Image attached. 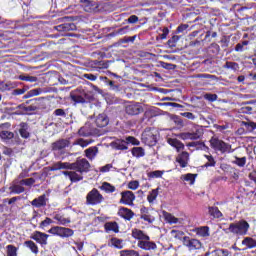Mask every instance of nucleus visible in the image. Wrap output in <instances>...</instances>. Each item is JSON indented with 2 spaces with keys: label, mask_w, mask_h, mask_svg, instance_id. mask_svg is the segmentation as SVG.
<instances>
[{
  "label": "nucleus",
  "mask_w": 256,
  "mask_h": 256,
  "mask_svg": "<svg viewBox=\"0 0 256 256\" xmlns=\"http://www.w3.org/2000/svg\"><path fill=\"white\" fill-rule=\"evenodd\" d=\"M91 164L85 158L79 159L74 163L56 162L50 167V171H61V169H70L71 171H78L80 173H89Z\"/></svg>",
  "instance_id": "1"
},
{
  "label": "nucleus",
  "mask_w": 256,
  "mask_h": 256,
  "mask_svg": "<svg viewBox=\"0 0 256 256\" xmlns=\"http://www.w3.org/2000/svg\"><path fill=\"white\" fill-rule=\"evenodd\" d=\"M251 225L247 220H240L229 224V227L226 229V233H231L237 237H243L249 233Z\"/></svg>",
  "instance_id": "2"
},
{
  "label": "nucleus",
  "mask_w": 256,
  "mask_h": 256,
  "mask_svg": "<svg viewBox=\"0 0 256 256\" xmlns=\"http://www.w3.org/2000/svg\"><path fill=\"white\" fill-rule=\"evenodd\" d=\"M210 147H212L214 151H220V153H233V151H231V144L225 143L217 137L210 139Z\"/></svg>",
  "instance_id": "3"
},
{
  "label": "nucleus",
  "mask_w": 256,
  "mask_h": 256,
  "mask_svg": "<svg viewBox=\"0 0 256 256\" xmlns=\"http://www.w3.org/2000/svg\"><path fill=\"white\" fill-rule=\"evenodd\" d=\"M50 235H54L56 237H61L62 239H67L69 237H73L75 235V231L71 228H65L61 226H53L48 230Z\"/></svg>",
  "instance_id": "4"
},
{
  "label": "nucleus",
  "mask_w": 256,
  "mask_h": 256,
  "mask_svg": "<svg viewBox=\"0 0 256 256\" xmlns=\"http://www.w3.org/2000/svg\"><path fill=\"white\" fill-rule=\"evenodd\" d=\"M142 141L149 147L157 145V131H155V129L146 128L142 133Z\"/></svg>",
  "instance_id": "5"
},
{
  "label": "nucleus",
  "mask_w": 256,
  "mask_h": 256,
  "mask_svg": "<svg viewBox=\"0 0 256 256\" xmlns=\"http://www.w3.org/2000/svg\"><path fill=\"white\" fill-rule=\"evenodd\" d=\"M182 243L189 251H197L203 247L201 241L195 238H190L189 236L183 237Z\"/></svg>",
  "instance_id": "6"
},
{
  "label": "nucleus",
  "mask_w": 256,
  "mask_h": 256,
  "mask_svg": "<svg viewBox=\"0 0 256 256\" xmlns=\"http://www.w3.org/2000/svg\"><path fill=\"white\" fill-rule=\"evenodd\" d=\"M129 143H131L132 145H139V140H137L133 136H129L128 138H126V141L117 140L114 143V147H115V149H118L119 151H125L128 149L127 145H129Z\"/></svg>",
  "instance_id": "7"
},
{
  "label": "nucleus",
  "mask_w": 256,
  "mask_h": 256,
  "mask_svg": "<svg viewBox=\"0 0 256 256\" xmlns=\"http://www.w3.org/2000/svg\"><path fill=\"white\" fill-rule=\"evenodd\" d=\"M86 199L89 205H99V203L103 202V195L99 193V190L94 188L87 194Z\"/></svg>",
  "instance_id": "8"
},
{
  "label": "nucleus",
  "mask_w": 256,
  "mask_h": 256,
  "mask_svg": "<svg viewBox=\"0 0 256 256\" xmlns=\"http://www.w3.org/2000/svg\"><path fill=\"white\" fill-rule=\"evenodd\" d=\"M133 201H135V194L132 191L121 192L120 203H123V205L133 206Z\"/></svg>",
  "instance_id": "9"
},
{
  "label": "nucleus",
  "mask_w": 256,
  "mask_h": 256,
  "mask_svg": "<svg viewBox=\"0 0 256 256\" xmlns=\"http://www.w3.org/2000/svg\"><path fill=\"white\" fill-rule=\"evenodd\" d=\"M137 246L140 249H143L144 251H155V249H157V244H155V242L151 241V238L145 239L142 241H138Z\"/></svg>",
  "instance_id": "10"
},
{
  "label": "nucleus",
  "mask_w": 256,
  "mask_h": 256,
  "mask_svg": "<svg viewBox=\"0 0 256 256\" xmlns=\"http://www.w3.org/2000/svg\"><path fill=\"white\" fill-rule=\"evenodd\" d=\"M31 239L36 241V243H39L40 245L44 246L47 245V239H49V234H45L43 232L35 231Z\"/></svg>",
  "instance_id": "11"
},
{
  "label": "nucleus",
  "mask_w": 256,
  "mask_h": 256,
  "mask_svg": "<svg viewBox=\"0 0 256 256\" xmlns=\"http://www.w3.org/2000/svg\"><path fill=\"white\" fill-rule=\"evenodd\" d=\"M66 177H69L72 183H77L83 181V174L79 171H63L62 172Z\"/></svg>",
  "instance_id": "12"
},
{
  "label": "nucleus",
  "mask_w": 256,
  "mask_h": 256,
  "mask_svg": "<svg viewBox=\"0 0 256 256\" xmlns=\"http://www.w3.org/2000/svg\"><path fill=\"white\" fill-rule=\"evenodd\" d=\"M81 3L86 13H94V11H97L98 5L95 1L81 0Z\"/></svg>",
  "instance_id": "13"
},
{
  "label": "nucleus",
  "mask_w": 256,
  "mask_h": 256,
  "mask_svg": "<svg viewBox=\"0 0 256 256\" xmlns=\"http://www.w3.org/2000/svg\"><path fill=\"white\" fill-rule=\"evenodd\" d=\"M78 135L80 137H91V135H93V126L91 125V123L88 122L84 126H82L78 130Z\"/></svg>",
  "instance_id": "14"
},
{
  "label": "nucleus",
  "mask_w": 256,
  "mask_h": 256,
  "mask_svg": "<svg viewBox=\"0 0 256 256\" xmlns=\"http://www.w3.org/2000/svg\"><path fill=\"white\" fill-rule=\"evenodd\" d=\"M118 215L122 217V219H126V221H131L135 216V213L129 208L122 207L118 211Z\"/></svg>",
  "instance_id": "15"
},
{
  "label": "nucleus",
  "mask_w": 256,
  "mask_h": 256,
  "mask_svg": "<svg viewBox=\"0 0 256 256\" xmlns=\"http://www.w3.org/2000/svg\"><path fill=\"white\" fill-rule=\"evenodd\" d=\"M69 140L61 139L52 144L53 151H63V149L69 147Z\"/></svg>",
  "instance_id": "16"
},
{
  "label": "nucleus",
  "mask_w": 256,
  "mask_h": 256,
  "mask_svg": "<svg viewBox=\"0 0 256 256\" xmlns=\"http://www.w3.org/2000/svg\"><path fill=\"white\" fill-rule=\"evenodd\" d=\"M47 205V196L45 194L39 196L38 198H35L31 202L32 207H36L37 209L41 207H45Z\"/></svg>",
  "instance_id": "17"
},
{
  "label": "nucleus",
  "mask_w": 256,
  "mask_h": 256,
  "mask_svg": "<svg viewBox=\"0 0 256 256\" xmlns=\"http://www.w3.org/2000/svg\"><path fill=\"white\" fill-rule=\"evenodd\" d=\"M141 111H143V108L141 107V104H139V103L128 105L126 107V113L128 115H139V113H141Z\"/></svg>",
  "instance_id": "18"
},
{
  "label": "nucleus",
  "mask_w": 256,
  "mask_h": 256,
  "mask_svg": "<svg viewBox=\"0 0 256 256\" xmlns=\"http://www.w3.org/2000/svg\"><path fill=\"white\" fill-rule=\"evenodd\" d=\"M177 163H179L180 167L185 168L189 163V152H182L176 158Z\"/></svg>",
  "instance_id": "19"
},
{
  "label": "nucleus",
  "mask_w": 256,
  "mask_h": 256,
  "mask_svg": "<svg viewBox=\"0 0 256 256\" xmlns=\"http://www.w3.org/2000/svg\"><path fill=\"white\" fill-rule=\"evenodd\" d=\"M167 141L171 145V147H174V149H176L178 153L179 151H183L185 149V145L177 138H168Z\"/></svg>",
  "instance_id": "20"
},
{
  "label": "nucleus",
  "mask_w": 256,
  "mask_h": 256,
  "mask_svg": "<svg viewBox=\"0 0 256 256\" xmlns=\"http://www.w3.org/2000/svg\"><path fill=\"white\" fill-rule=\"evenodd\" d=\"M132 237L137 239V241H145V239H149V235L137 228L132 230Z\"/></svg>",
  "instance_id": "21"
},
{
  "label": "nucleus",
  "mask_w": 256,
  "mask_h": 256,
  "mask_svg": "<svg viewBox=\"0 0 256 256\" xmlns=\"http://www.w3.org/2000/svg\"><path fill=\"white\" fill-rule=\"evenodd\" d=\"M162 215L165 219V222L169 223L170 225H177V223H179V218L175 217L173 214L167 211H163Z\"/></svg>",
  "instance_id": "22"
},
{
  "label": "nucleus",
  "mask_w": 256,
  "mask_h": 256,
  "mask_svg": "<svg viewBox=\"0 0 256 256\" xmlns=\"http://www.w3.org/2000/svg\"><path fill=\"white\" fill-rule=\"evenodd\" d=\"M97 127H107L109 125V118L106 114H99L95 120Z\"/></svg>",
  "instance_id": "23"
},
{
  "label": "nucleus",
  "mask_w": 256,
  "mask_h": 256,
  "mask_svg": "<svg viewBox=\"0 0 256 256\" xmlns=\"http://www.w3.org/2000/svg\"><path fill=\"white\" fill-rule=\"evenodd\" d=\"M70 98L75 103H85V93H79V91L71 92Z\"/></svg>",
  "instance_id": "24"
},
{
  "label": "nucleus",
  "mask_w": 256,
  "mask_h": 256,
  "mask_svg": "<svg viewBox=\"0 0 256 256\" xmlns=\"http://www.w3.org/2000/svg\"><path fill=\"white\" fill-rule=\"evenodd\" d=\"M97 153H99V148H97V146H92L85 150V156L87 159H90V161H93V159L97 157Z\"/></svg>",
  "instance_id": "25"
},
{
  "label": "nucleus",
  "mask_w": 256,
  "mask_h": 256,
  "mask_svg": "<svg viewBox=\"0 0 256 256\" xmlns=\"http://www.w3.org/2000/svg\"><path fill=\"white\" fill-rule=\"evenodd\" d=\"M54 219L55 221H57L58 225H67L71 223V219L65 217V215H62V214H55Z\"/></svg>",
  "instance_id": "26"
},
{
  "label": "nucleus",
  "mask_w": 256,
  "mask_h": 256,
  "mask_svg": "<svg viewBox=\"0 0 256 256\" xmlns=\"http://www.w3.org/2000/svg\"><path fill=\"white\" fill-rule=\"evenodd\" d=\"M195 233L198 235V237H209V227L208 226H202L195 228Z\"/></svg>",
  "instance_id": "27"
},
{
  "label": "nucleus",
  "mask_w": 256,
  "mask_h": 256,
  "mask_svg": "<svg viewBox=\"0 0 256 256\" xmlns=\"http://www.w3.org/2000/svg\"><path fill=\"white\" fill-rule=\"evenodd\" d=\"M242 245H244L248 249H254V247H256V240L251 237H245L242 240Z\"/></svg>",
  "instance_id": "28"
},
{
  "label": "nucleus",
  "mask_w": 256,
  "mask_h": 256,
  "mask_svg": "<svg viewBox=\"0 0 256 256\" xmlns=\"http://www.w3.org/2000/svg\"><path fill=\"white\" fill-rule=\"evenodd\" d=\"M56 31H73L75 29V24L73 23H66L55 26Z\"/></svg>",
  "instance_id": "29"
},
{
  "label": "nucleus",
  "mask_w": 256,
  "mask_h": 256,
  "mask_svg": "<svg viewBox=\"0 0 256 256\" xmlns=\"http://www.w3.org/2000/svg\"><path fill=\"white\" fill-rule=\"evenodd\" d=\"M101 191H104L105 193H115L116 188L115 186L111 185L109 182H103L100 186Z\"/></svg>",
  "instance_id": "30"
},
{
  "label": "nucleus",
  "mask_w": 256,
  "mask_h": 256,
  "mask_svg": "<svg viewBox=\"0 0 256 256\" xmlns=\"http://www.w3.org/2000/svg\"><path fill=\"white\" fill-rule=\"evenodd\" d=\"M24 246L27 247L28 249H30V251L32 253H34L35 255H37V253H39V247H37V244H35V242L28 240L24 242Z\"/></svg>",
  "instance_id": "31"
},
{
  "label": "nucleus",
  "mask_w": 256,
  "mask_h": 256,
  "mask_svg": "<svg viewBox=\"0 0 256 256\" xmlns=\"http://www.w3.org/2000/svg\"><path fill=\"white\" fill-rule=\"evenodd\" d=\"M106 231H113V233H119V225L117 222H107L105 224Z\"/></svg>",
  "instance_id": "32"
},
{
  "label": "nucleus",
  "mask_w": 256,
  "mask_h": 256,
  "mask_svg": "<svg viewBox=\"0 0 256 256\" xmlns=\"http://www.w3.org/2000/svg\"><path fill=\"white\" fill-rule=\"evenodd\" d=\"M43 93V90L41 88L32 89L27 92L26 95H24V99H31V97H37V95H41Z\"/></svg>",
  "instance_id": "33"
},
{
  "label": "nucleus",
  "mask_w": 256,
  "mask_h": 256,
  "mask_svg": "<svg viewBox=\"0 0 256 256\" xmlns=\"http://www.w3.org/2000/svg\"><path fill=\"white\" fill-rule=\"evenodd\" d=\"M158 196H159V188L153 189L152 191H150L147 196L148 203H154Z\"/></svg>",
  "instance_id": "34"
},
{
  "label": "nucleus",
  "mask_w": 256,
  "mask_h": 256,
  "mask_svg": "<svg viewBox=\"0 0 256 256\" xmlns=\"http://www.w3.org/2000/svg\"><path fill=\"white\" fill-rule=\"evenodd\" d=\"M132 155L137 159H139L140 157H145V149H143L142 147H134L132 149Z\"/></svg>",
  "instance_id": "35"
},
{
  "label": "nucleus",
  "mask_w": 256,
  "mask_h": 256,
  "mask_svg": "<svg viewBox=\"0 0 256 256\" xmlns=\"http://www.w3.org/2000/svg\"><path fill=\"white\" fill-rule=\"evenodd\" d=\"M110 247H115L116 249H123V240L118 238H112L109 242Z\"/></svg>",
  "instance_id": "36"
},
{
  "label": "nucleus",
  "mask_w": 256,
  "mask_h": 256,
  "mask_svg": "<svg viewBox=\"0 0 256 256\" xmlns=\"http://www.w3.org/2000/svg\"><path fill=\"white\" fill-rule=\"evenodd\" d=\"M9 189H10L11 193H14L16 195H20V193L25 192V188L23 186H21V184H14V185L10 186Z\"/></svg>",
  "instance_id": "37"
},
{
  "label": "nucleus",
  "mask_w": 256,
  "mask_h": 256,
  "mask_svg": "<svg viewBox=\"0 0 256 256\" xmlns=\"http://www.w3.org/2000/svg\"><path fill=\"white\" fill-rule=\"evenodd\" d=\"M165 174V171L162 170H155L148 173L149 179H161L163 175Z\"/></svg>",
  "instance_id": "38"
},
{
  "label": "nucleus",
  "mask_w": 256,
  "mask_h": 256,
  "mask_svg": "<svg viewBox=\"0 0 256 256\" xmlns=\"http://www.w3.org/2000/svg\"><path fill=\"white\" fill-rule=\"evenodd\" d=\"M232 163L234 165H237L238 167H245V165L247 164V158L246 157L239 158L235 156Z\"/></svg>",
  "instance_id": "39"
},
{
  "label": "nucleus",
  "mask_w": 256,
  "mask_h": 256,
  "mask_svg": "<svg viewBox=\"0 0 256 256\" xmlns=\"http://www.w3.org/2000/svg\"><path fill=\"white\" fill-rule=\"evenodd\" d=\"M209 213L212 217H215V219H221V217H223V213H221L217 207H209Z\"/></svg>",
  "instance_id": "40"
},
{
  "label": "nucleus",
  "mask_w": 256,
  "mask_h": 256,
  "mask_svg": "<svg viewBox=\"0 0 256 256\" xmlns=\"http://www.w3.org/2000/svg\"><path fill=\"white\" fill-rule=\"evenodd\" d=\"M93 143V140H85L83 138L77 139L73 145H79L80 147H87Z\"/></svg>",
  "instance_id": "41"
},
{
  "label": "nucleus",
  "mask_w": 256,
  "mask_h": 256,
  "mask_svg": "<svg viewBox=\"0 0 256 256\" xmlns=\"http://www.w3.org/2000/svg\"><path fill=\"white\" fill-rule=\"evenodd\" d=\"M18 79H20V81H28L29 83H36L37 81V77L30 75H20Z\"/></svg>",
  "instance_id": "42"
},
{
  "label": "nucleus",
  "mask_w": 256,
  "mask_h": 256,
  "mask_svg": "<svg viewBox=\"0 0 256 256\" xmlns=\"http://www.w3.org/2000/svg\"><path fill=\"white\" fill-rule=\"evenodd\" d=\"M14 134L13 132L7 131V130H2L0 131V138L3 139L4 141L6 139H13Z\"/></svg>",
  "instance_id": "43"
},
{
  "label": "nucleus",
  "mask_w": 256,
  "mask_h": 256,
  "mask_svg": "<svg viewBox=\"0 0 256 256\" xmlns=\"http://www.w3.org/2000/svg\"><path fill=\"white\" fill-rule=\"evenodd\" d=\"M224 69H231L232 71H238L239 64L236 62H226L224 65Z\"/></svg>",
  "instance_id": "44"
},
{
  "label": "nucleus",
  "mask_w": 256,
  "mask_h": 256,
  "mask_svg": "<svg viewBox=\"0 0 256 256\" xmlns=\"http://www.w3.org/2000/svg\"><path fill=\"white\" fill-rule=\"evenodd\" d=\"M120 256H139V252L135 250H122Z\"/></svg>",
  "instance_id": "45"
},
{
  "label": "nucleus",
  "mask_w": 256,
  "mask_h": 256,
  "mask_svg": "<svg viewBox=\"0 0 256 256\" xmlns=\"http://www.w3.org/2000/svg\"><path fill=\"white\" fill-rule=\"evenodd\" d=\"M7 249V256H17V247L13 245H8Z\"/></svg>",
  "instance_id": "46"
},
{
  "label": "nucleus",
  "mask_w": 256,
  "mask_h": 256,
  "mask_svg": "<svg viewBox=\"0 0 256 256\" xmlns=\"http://www.w3.org/2000/svg\"><path fill=\"white\" fill-rule=\"evenodd\" d=\"M35 183L34 178H27V179H22L19 182V185H26V187H31Z\"/></svg>",
  "instance_id": "47"
},
{
  "label": "nucleus",
  "mask_w": 256,
  "mask_h": 256,
  "mask_svg": "<svg viewBox=\"0 0 256 256\" xmlns=\"http://www.w3.org/2000/svg\"><path fill=\"white\" fill-rule=\"evenodd\" d=\"M204 157L207 159V163L205 164V167H215V159L212 155H204Z\"/></svg>",
  "instance_id": "48"
},
{
  "label": "nucleus",
  "mask_w": 256,
  "mask_h": 256,
  "mask_svg": "<svg viewBox=\"0 0 256 256\" xmlns=\"http://www.w3.org/2000/svg\"><path fill=\"white\" fill-rule=\"evenodd\" d=\"M180 139H183L184 141L188 140V139L195 141V138L193 137V133H191V132L181 133Z\"/></svg>",
  "instance_id": "49"
},
{
  "label": "nucleus",
  "mask_w": 256,
  "mask_h": 256,
  "mask_svg": "<svg viewBox=\"0 0 256 256\" xmlns=\"http://www.w3.org/2000/svg\"><path fill=\"white\" fill-rule=\"evenodd\" d=\"M184 181H188L190 182V185H193V183H195V175L188 173L186 175L183 176Z\"/></svg>",
  "instance_id": "50"
},
{
  "label": "nucleus",
  "mask_w": 256,
  "mask_h": 256,
  "mask_svg": "<svg viewBox=\"0 0 256 256\" xmlns=\"http://www.w3.org/2000/svg\"><path fill=\"white\" fill-rule=\"evenodd\" d=\"M111 169H113V164H106L105 166L98 168L100 173H109Z\"/></svg>",
  "instance_id": "51"
},
{
  "label": "nucleus",
  "mask_w": 256,
  "mask_h": 256,
  "mask_svg": "<svg viewBox=\"0 0 256 256\" xmlns=\"http://www.w3.org/2000/svg\"><path fill=\"white\" fill-rule=\"evenodd\" d=\"M192 136L194 137V141L201 139V137H203V128L196 129V131L192 133Z\"/></svg>",
  "instance_id": "52"
},
{
  "label": "nucleus",
  "mask_w": 256,
  "mask_h": 256,
  "mask_svg": "<svg viewBox=\"0 0 256 256\" xmlns=\"http://www.w3.org/2000/svg\"><path fill=\"white\" fill-rule=\"evenodd\" d=\"M53 223L51 218H46L44 221L40 223V229H45V227H49Z\"/></svg>",
  "instance_id": "53"
},
{
  "label": "nucleus",
  "mask_w": 256,
  "mask_h": 256,
  "mask_svg": "<svg viewBox=\"0 0 256 256\" xmlns=\"http://www.w3.org/2000/svg\"><path fill=\"white\" fill-rule=\"evenodd\" d=\"M217 98H218L217 94L206 93L204 95V99H206L207 101H211V102L217 101Z\"/></svg>",
  "instance_id": "54"
},
{
  "label": "nucleus",
  "mask_w": 256,
  "mask_h": 256,
  "mask_svg": "<svg viewBox=\"0 0 256 256\" xmlns=\"http://www.w3.org/2000/svg\"><path fill=\"white\" fill-rule=\"evenodd\" d=\"M160 65L163 69H175V67H177L176 65L167 62H160Z\"/></svg>",
  "instance_id": "55"
},
{
  "label": "nucleus",
  "mask_w": 256,
  "mask_h": 256,
  "mask_svg": "<svg viewBox=\"0 0 256 256\" xmlns=\"http://www.w3.org/2000/svg\"><path fill=\"white\" fill-rule=\"evenodd\" d=\"M139 188V182L138 181H131L128 184V189H132V191H135V189Z\"/></svg>",
  "instance_id": "56"
},
{
  "label": "nucleus",
  "mask_w": 256,
  "mask_h": 256,
  "mask_svg": "<svg viewBox=\"0 0 256 256\" xmlns=\"http://www.w3.org/2000/svg\"><path fill=\"white\" fill-rule=\"evenodd\" d=\"M11 89V83H0V91H9Z\"/></svg>",
  "instance_id": "57"
},
{
  "label": "nucleus",
  "mask_w": 256,
  "mask_h": 256,
  "mask_svg": "<svg viewBox=\"0 0 256 256\" xmlns=\"http://www.w3.org/2000/svg\"><path fill=\"white\" fill-rule=\"evenodd\" d=\"M141 219H143L144 221H147L148 223H153V221H155V218L148 214L142 215Z\"/></svg>",
  "instance_id": "58"
},
{
  "label": "nucleus",
  "mask_w": 256,
  "mask_h": 256,
  "mask_svg": "<svg viewBox=\"0 0 256 256\" xmlns=\"http://www.w3.org/2000/svg\"><path fill=\"white\" fill-rule=\"evenodd\" d=\"M20 135H21V137H23L24 139H28V137H29V132L27 131V129H25V126H23V127L20 129Z\"/></svg>",
  "instance_id": "59"
},
{
  "label": "nucleus",
  "mask_w": 256,
  "mask_h": 256,
  "mask_svg": "<svg viewBox=\"0 0 256 256\" xmlns=\"http://www.w3.org/2000/svg\"><path fill=\"white\" fill-rule=\"evenodd\" d=\"M229 255V251L227 250H216L215 251V256H228Z\"/></svg>",
  "instance_id": "60"
},
{
  "label": "nucleus",
  "mask_w": 256,
  "mask_h": 256,
  "mask_svg": "<svg viewBox=\"0 0 256 256\" xmlns=\"http://www.w3.org/2000/svg\"><path fill=\"white\" fill-rule=\"evenodd\" d=\"M83 77L89 81H97V76L94 74H84Z\"/></svg>",
  "instance_id": "61"
},
{
  "label": "nucleus",
  "mask_w": 256,
  "mask_h": 256,
  "mask_svg": "<svg viewBox=\"0 0 256 256\" xmlns=\"http://www.w3.org/2000/svg\"><path fill=\"white\" fill-rule=\"evenodd\" d=\"M182 117H186V119H191L193 121V119H195V115L191 112H184L181 113Z\"/></svg>",
  "instance_id": "62"
},
{
  "label": "nucleus",
  "mask_w": 256,
  "mask_h": 256,
  "mask_svg": "<svg viewBox=\"0 0 256 256\" xmlns=\"http://www.w3.org/2000/svg\"><path fill=\"white\" fill-rule=\"evenodd\" d=\"M168 35H169V28L165 27L162 30V34L160 35V39H167Z\"/></svg>",
  "instance_id": "63"
},
{
  "label": "nucleus",
  "mask_w": 256,
  "mask_h": 256,
  "mask_svg": "<svg viewBox=\"0 0 256 256\" xmlns=\"http://www.w3.org/2000/svg\"><path fill=\"white\" fill-rule=\"evenodd\" d=\"M249 179H251V181H254L255 184H256V170L252 171V172L249 174Z\"/></svg>",
  "instance_id": "64"
}]
</instances>
